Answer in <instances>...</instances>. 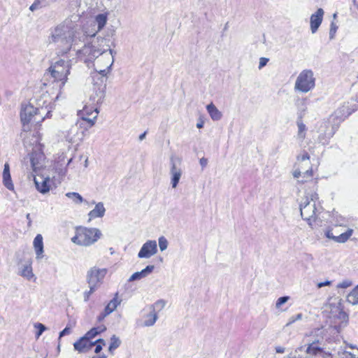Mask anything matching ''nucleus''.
<instances>
[{"label": "nucleus", "instance_id": "nucleus-1", "mask_svg": "<svg viewBox=\"0 0 358 358\" xmlns=\"http://www.w3.org/2000/svg\"><path fill=\"white\" fill-rule=\"evenodd\" d=\"M74 36L72 22L66 20L50 30L48 43L57 45V54L64 55L72 48Z\"/></svg>", "mask_w": 358, "mask_h": 358}, {"label": "nucleus", "instance_id": "nucleus-2", "mask_svg": "<svg viewBox=\"0 0 358 358\" xmlns=\"http://www.w3.org/2000/svg\"><path fill=\"white\" fill-rule=\"evenodd\" d=\"M92 44L98 47L99 58L94 63V69L103 76L110 71L114 62V55L116 54L110 49V40L105 38H100L94 40Z\"/></svg>", "mask_w": 358, "mask_h": 358}, {"label": "nucleus", "instance_id": "nucleus-3", "mask_svg": "<svg viewBox=\"0 0 358 358\" xmlns=\"http://www.w3.org/2000/svg\"><path fill=\"white\" fill-rule=\"evenodd\" d=\"M101 235V231L96 228L79 227L76 228V235L71 241L78 245L90 246L96 242Z\"/></svg>", "mask_w": 358, "mask_h": 358}, {"label": "nucleus", "instance_id": "nucleus-4", "mask_svg": "<svg viewBox=\"0 0 358 358\" xmlns=\"http://www.w3.org/2000/svg\"><path fill=\"white\" fill-rule=\"evenodd\" d=\"M318 199V195L315 192L308 193L302 199L300 211L303 220L310 221L316 218L317 213L319 210L317 207Z\"/></svg>", "mask_w": 358, "mask_h": 358}, {"label": "nucleus", "instance_id": "nucleus-5", "mask_svg": "<svg viewBox=\"0 0 358 358\" xmlns=\"http://www.w3.org/2000/svg\"><path fill=\"white\" fill-rule=\"evenodd\" d=\"M71 67V59H60L49 68V71L51 76L55 78V80L61 81V85L64 86L67 80L68 75L70 74Z\"/></svg>", "mask_w": 358, "mask_h": 358}, {"label": "nucleus", "instance_id": "nucleus-6", "mask_svg": "<svg viewBox=\"0 0 358 358\" xmlns=\"http://www.w3.org/2000/svg\"><path fill=\"white\" fill-rule=\"evenodd\" d=\"M315 86V78L311 70L306 69L302 71L297 76L294 90L302 93H308Z\"/></svg>", "mask_w": 358, "mask_h": 358}, {"label": "nucleus", "instance_id": "nucleus-7", "mask_svg": "<svg viewBox=\"0 0 358 358\" xmlns=\"http://www.w3.org/2000/svg\"><path fill=\"white\" fill-rule=\"evenodd\" d=\"M87 131L86 122L79 120L68 131L66 139L69 143L79 144L83 140Z\"/></svg>", "mask_w": 358, "mask_h": 358}, {"label": "nucleus", "instance_id": "nucleus-8", "mask_svg": "<svg viewBox=\"0 0 358 358\" xmlns=\"http://www.w3.org/2000/svg\"><path fill=\"white\" fill-rule=\"evenodd\" d=\"M43 113V108H34L31 103L22 104L20 112V118L23 124L24 129H28V124L31 121L32 118L38 115Z\"/></svg>", "mask_w": 358, "mask_h": 358}, {"label": "nucleus", "instance_id": "nucleus-9", "mask_svg": "<svg viewBox=\"0 0 358 358\" xmlns=\"http://www.w3.org/2000/svg\"><path fill=\"white\" fill-rule=\"evenodd\" d=\"M171 170L170 174L171 176V184L173 188H176L180 181L182 174L181 168V159L179 157L172 156L170 159Z\"/></svg>", "mask_w": 358, "mask_h": 358}, {"label": "nucleus", "instance_id": "nucleus-10", "mask_svg": "<svg viewBox=\"0 0 358 358\" xmlns=\"http://www.w3.org/2000/svg\"><path fill=\"white\" fill-rule=\"evenodd\" d=\"M107 273L106 268H99L96 267L91 268L87 274V281L89 286H93L97 288L101 283Z\"/></svg>", "mask_w": 358, "mask_h": 358}, {"label": "nucleus", "instance_id": "nucleus-11", "mask_svg": "<svg viewBox=\"0 0 358 358\" xmlns=\"http://www.w3.org/2000/svg\"><path fill=\"white\" fill-rule=\"evenodd\" d=\"M73 50L79 55L86 57V60L87 61L94 60L95 62L100 57V55H99L98 47L95 44H92V43H91V44L85 45L80 50H76L74 46Z\"/></svg>", "mask_w": 358, "mask_h": 358}, {"label": "nucleus", "instance_id": "nucleus-12", "mask_svg": "<svg viewBox=\"0 0 358 358\" xmlns=\"http://www.w3.org/2000/svg\"><path fill=\"white\" fill-rule=\"evenodd\" d=\"M157 252V245L156 241H148L141 247L138 257L139 258H150Z\"/></svg>", "mask_w": 358, "mask_h": 358}, {"label": "nucleus", "instance_id": "nucleus-13", "mask_svg": "<svg viewBox=\"0 0 358 358\" xmlns=\"http://www.w3.org/2000/svg\"><path fill=\"white\" fill-rule=\"evenodd\" d=\"M324 12L322 8H318L315 13H313L310 19V29L312 34L316 33L323 20Z\"/></svg>", "mask_w": 358, "mask_h": 358}, {"label": "nucleus", "instance_id": "nucleus-14", "mask_svg": "<svg viewBox=\"0 0 358 358\" xmlns=\"http://www.w3.org/2000/svg\"><path fill=\"white\" fill-rule=\"evenodd\" d=\"M98 342H103V339H98L94 342H92L88 341L84 336L80 338L78 341H77L74 344V349L80 352H83L90 349L95 343Z\"/></svg>", "mask_w": 358, "mask_h": 358}, {"label": "nucleus", "instance_id": "nucleus-15", "mask_svg": "<svg viewBox=\"0 0 358 358\" xmlns=\"http://www.w3.org/2000/svg\"><path fill=\"white\" fill-rule=\"evenodd\" d=\"M50 178L48 176L44 178L41 176H38L34 178V183L38 192L42 194H45L50 191Z\"/></svg>", "mask_w": 358, "mask_h": 358}, {"label": "nucleus", "instance_id": "nucleus-16", "mask_svg": "<svg viewBox=\"0 0 358 358\" xmlns=\"http://www.w3.org/2000/svg\"><path fill=\"white\" fill-rule=\"evenodd\" d=\"M106 85L94 86V94L90 96V99L93 103L99 104L103 101L105 96Z\"/></svg>", "mask_w": 358, "mask_h": 358}, {"label": "nucleus", "instance_id": "nucleus-17", "mask_svg": "<svg viewBox=\"0 0 358 358\" xmlns=\"http://www.w3.org/2000/svg\"><path fill=\"white\" fill-rule=\"evenodd\" d=\"M31 263V260H28L19 268V274L29 280L34 278Z\"/></svg>", "mask_w": 358, "mask_h": 358}, {"label": "nucleus", "instance_id": "nucleus-18", "mask_svg": "<svg viewBox=\"0 0 358 358\" xmlns=\"http://www.w3.org/2000/svg\"><path fill=\"white\" fill-rule=\"evenodd\" d=\"M33 245L36 252V259H42L43 257V242L41 234L36 235L34 239Z\"/></svg>", "mask_w": 358, "mask_h": 358}, {"label": "nucleus", "instance_id": "nucleus-19", "mask_svg": "<svg viewBox=\"0 0 358 358\" xmlns=\"http://www.w3.org/2000/svg\"><path fill=\"white\" fill-rule=\"evenodd\" d=\"M154 268L155 266L153 265H148L142 271L133 273L130 276L129 281L132 282L145 278L153 271Z\"/></svg>", "mask_w": 358, "mask_h": 358}, {"label": "nucleus", "instance_id": "nucleus-20", "mask_svg": "<svg viewBox=\"0 0 358 358\" xmlns=\"http://www.w3.org/2000/svg\"><path fill=\"white\" fill-rule=\"evenodd\" d=\"M2 178L3 183L5 185V187L9 190H13L14 185L12 182L11 176L10 173V166L8 163H6L4 164Z\"/></svg>", "mask_w": 358, "mask_h": 358}, {"label": "nucleus", "instance_id": "nucleus-21", "mask_svg": "<svg viewBox=\"0 0 358 358\" xmlns=\"http://www.w3.org/2000/svg\"><path fill=\"white\" fill-rule=\"evenodd\" d=\"M105 211L106 209L103 206V203H98L97 204H96L94 208L88 213L90 220L96 217H102L105 214Z\"/></svg>", "mask_w": 358, "mask_h": 358}, {"label": "nucleus", "instance_id": "nucleus-22", "mask_svg": "<svg viewBox=\"0 0 358 358\" xmlns=\"http://www.w3.org/2000/svg\"><path fill=\"white\" fill-rule=\"evenodd\" d=\"M307 98L297 99L296 101V106L298 109V117L303 118L307 110Z\"/></svg>", "mask_w": 358, "mask_h": 358}, {"label": "nucleus", "instance_id": "nucleus-23", "mask_svg": "<svg viewBox=\"0 0 358 358\" xmlns=\"http://www.w3.org/2000/svg\"><path fill=\"white\" fill-rule=\"evenodd\" d=\"M121 303V300L118 299V293H116L115 297L110 301L108 305L104 308L105 315H110L113 313L118 305Z\"/></svg>", "mask_w": 358, "mask_h": 358}, {"label": "nucleus", "instance_id": "nucleus-24", "mask_svg": "<svg viewBox=\"0 0 358 358\" xmlns=\"http://www.w3.org/2000/svg\"><path fill=\"white\" fill-rule=\"evenodd\" d=\"M206 109L212 120L217 121L222 118V113L213 103L207 105Z\"/></svg>", "mask_w": 358, "mask_h": 358}, {"label": "nucleus", "instance_id": "nucleus-25", "mask_svg": "<svg viewBox=\"0 0 358 358\" xmlns=\"http://www.w3.org/2000/svg\"><path fill=\"white\" fill-rule=\"evenodd\" d=\"M303 175V178L302 180H299V182H306L308 179L310 178L313 176V170H312V168H310L309 169L306 170V171L304 172H302L300 169H296L294 172H293V176L294 178H299V177Z\"/></svg>", "mask_w": 358, "mask_h": 358}, {"label": "nucleus", "instance_id": "nucleus-26", "mask_svg": "<svg viewBox=\"0 0 358 358\" xmlns=\"http://www.w3.org/2000/svg\"><path fill=\"white\" fill-rule=\"evenodd\" d=\"M65 196L71 199L72 202L75 205H80L83 203H86L87 204L88 203V202L85 200L83 197L78 192H67L66 193Z\"/></svg>", "mask_w": 358, "mask_h": 358}, {"label": "nucleus", "instance_id": "nucleus-27", "mask_svg": "<svg viewBox=\"0 0 358 358\" xmlns=\"http://www.w3.org/2000/svg\"><path fill=\"white\" fill-rule=\"evenodd\" d=\"M158 317L157 313L154 310H152L150 313L147 315L146 319L144 321L143 325L145 327H151L155 324L157 320Z\"/></svg>", "mask_w": 358, "mask_h": 358}, {"label": "nucleus", "instance_id": "nucleus-28", "mask_svg": "<svg viewBox=\"0 0 358 358\" xmlns=\"http://www.w3.org/2000/svg\"><path fill=\"white\" fill-rule=\"evenodd\" d=\"M353 230L351 229H348L345 232L336 236L335 242L343 243H345L352 236Z\"/></svg>", "mask_w": 358, "mask_h": 358}, {"label": "nucleus", "instance_id": "nucleus-29", "mask_svg": "<svg viewBox=\"0 0 358 358\" xmlns=\"http://www.w3.org/2000/svg\"><path fill=\"white\" fill-rule=\"evenodd\" d=\"M297 127H298V138L303 140L306 137V127L302 122V118H297Z\"/></svg>", "mask_w": 358, "mask_h": 358}, {"label": "nucleus", "instance_id": "nucleus-30", "mask_svg": "<svg viewBox=\"0 0 358 358\" xmlns=\"http://www.w3.org/2000/svg\"><path fill=\"white\" fill-rule=\"evenodd\" d=\"M318 341H317V343ZM316 341H313L312 343L309 344L307 349L306 353L311 355H317V354L322 352V348L317 347L315 345Z\"/></svg>", "mask_w": 358, "mask_h": 358}, {"label": "nucleus", "instance_id": "nucleus-31", "mask_svg": "<svg viewBox=\"0 0 358 358\" xmlns=\"http://www.w3.org/2000/svg\"><path fill=\"white\" fill-rule=\"evenodd\" d=\"M347 299L353 305L358 304V285L348 295Z\"/></svg>", "mask_w": 358, "mask_h": 358}, {"label": "nucleus", "instance_id": "nucleus-32", "mask_svg": "<svg viewBox=\"0 0 358 358\" xmlns=\"http://www.w3.org/2000/svg\"><path fill=\"white\" fill-rule=\"evenodd\" d=\"M107 17L103 14H99L96 17V23L97 24L98 31L101 30L106 25Z\"/></svg>", "mask_w": 358, "mask_h": 358}, {"label": "nucleus", "instance_id": "nucleus-33", "mask_svg": "<svg viewBox=\"0 0 358 358\" xmlns=\"http://www.w3.org/2000/svg\"><path fill=\"white\" fill-rule=\"evenodd\" d=\"M121 344V341L115 335L112 336L110 338V344L109 346V351H112L117 348Z\"/></svg>", "mask_w": 358, "mask_h": 358}, {"label": "nucleus", "instance_id": "nucleus-34", "mask_svg": "<svg viewBox=\"0 0 358 358\" xmlns=\"http://www.w3.org/2000/svg\"><path fill=\"white\" fill-rule=\"evenodd\" d=\"M94 112L96 115L93 117V118L83 117L80 120H84L86 122V127H87V129L94 124V120H96L97 114L99 113L97 108L95 109Z\"/></svg>", "mask_w": 358, "mask_h": 358}, {"label": "nucleus", "instance_id": "nucleus-35", "mask_svg": "<svg viewBox=\"0 0 358 358\" xmlns=\"http://www.w3.org/2000/svg\"><path fill=\"white\" fill-rule=\"evenodd\" d=\"M97 335H98V329L92 328L85 334L84 337L86 338V339H87L88 341H90V339L94 338Z\"/></svg>", "mask_w": 358, "mask_h": 358}, {"label": "nucleus", "instance_id": "nucleus-36", "mask_svg": "<svg viewBox=\"0 0 358 358\" xmlns=\"http://www.w3.org/2000/svg\"><path fill=\"white\" fill-rule=\"evenodd\" d=\"M159 246L161 251L165 250L168 247V241L164 236L159 238Z\"/></svg>", "mask_w": 358, "mask_h": 358}, {"label": "nucleus", "instance_id": "nucleus-37", "mask_svg": "<svg viewBox=\"0 0 358 358\" xmlns=\"http://www.w3.org/2000/svg\"><path fill=\"white\" fill-rule=\"evenodd\" d=\"M166 305V302L164 300H158L156 301L152 306H151L150 308L155 311V308H159L162 310Z\"/></svg>", "mask_w": 358, "mask_h": 358}, {"label": "nucleus", "instance_id": "nucleus-38", "mask_svg": "<svg viewBox=\"0 0 358 358\" xmlns=\"http://www.w3.org/2000/svg\"><path fill=\"white\" fill-rule=\"evenodd\" d=\"M289 299V296H281V297L278 298V299L277 300L276 303H275V307L277 308H279L282 305L287 303Z\"/></svg>", "mask_w": 358, "mask_h": 358}, {"label": "nucleus", "instance_id": "nucleus-39", "mask_svg": "<svg viewBox=\"0 0 358 358\" xmlns=\"http://www.w3.org/2000/svg\"><path fill=\"white\" fill-rule=\"evenodd\" d=\"M35 327L38 329V331L36 332L37 338H38L46 330L45 326L41 323H37L35 324Z\"/></svg>", "mask_w": 358, "mask_h": 358}, {"label": "nucleus", "instance_id": "nucleus-40", "mask_svg": "<svg viewBox=\"0 0 358 358\" xmlns=\"http://www.w3.org/2000/svg\"><path fill=\"white\" fill-rule=\"evenodd\" d=\"M337 29H338L337 25L334 22H332L331 23L330 30H329L330 39H333L334 38L336 32L337 31Z\"/></svg>", "mask_w": 358, "mask_h": 358}, {"label": "nucleus", "instance_id": "nucleus-41", "mask_svg": "<svg viewBox=\"0 0 358 358\" xmlns=\"http://www.w3.org/2000/svg\"><path fill=\"white\" fill-rule=\"evenodd\" d=\"M303 317V315L301 313L297 314L296 316H292L289 318V322L286 324V326H289L296 321L301 320Z\"/></svg>", "mask_w": 358, "mask_h": 358}, {"label": "nucleus", "instance_id": "nucleus-42", "mask_svg": "<svg viewBox=\"0 0 358 358\" xmlns=\"http://www.w3.org/2000/svg\"><path fill=\"white\" fill-rule=\"evenodd\" d=\"M89 287H90V290L85 291L84 292L85 301H87L90 298V296L96 289V288L93 286H89Z\"/></svg>", "mask_w": 358, "mask_h": 358}, {"label": "nucleus", "instance_id": "nucleus-43", "mask_svg": "<svg viewBox=\"0 0 358 358\" xmlns=\"http://www.w3.org/2000/svg\"><path fill=\"white\" fill-rule=\"evenodd\" d=\"M309 159H310V156L306 152L304 153L303 155H302L301 156H298L297 157V160L298 161H301L302 162H306L307 164H309Z\"/></svg>", "mask_w": 358, "mask_h": 358}, {"label": "nucleus", "instance_id": "nucleus-44", "mask_svg": "<svg viewBox=\"0 0 358 358\" xmlns=\"http://www.w3.org/2000/svg\"><path fill=\"white\" fill-rule=\"evenodd\" d=\"M343 354L345 356V358H358V348L357 349V352H350L345 351Z\"/></svg>", "mask_w": 358, "mask_h": 358}, {"label": "nucleus", "instance_id": "nucleus-45", "mask_svg": "<svg viewBox=\"0 0 358 358\" xmlns=\"http://www.w3.org/2000/svg\"><path fill=\"white\" fill-rule=\"evenodd\" d=\"M41 8V1L35 0L34 2L29 7L30 10L34 11Z\"/></svg>", "mask_w": 358, "mask_h": 358}, {"label": "nucleus", "instance_id": "nucleus-46", "mask_svg": "<svg viewBox=\"0 0 358 358\" xmlns=\"http://www.w3.org/2000/svg\"><path fill=\"white\" fill-rule=\"evenodd\" d=\"M71 332V327H66L62 331H60L59 335V339H60L62 337H63L65 335L69 334Z\"/></svg>", "mask_w": 358, "mask_h": 358}, {"label": "nucleus", "instance_id": "nucleus-47", "mask_svg": "<svg viewBox=\"0 0 358 358\" xmlns=\"http://www.w3.org/2000/svg\"><path fill=\"white\" fill-rule=\"evenodd\" d=\"M268 62V59L266 57H261L259 59V69H261L264 66H265Z\"/></svg>", "mask_w": 358, "mask_h": 358}, {"label": "nucleus", "instance_id": "nucleus-48", "mask_svg": "<svg viewBox=\"0 0 358 358\" xmlns=\"http://www.w3.org/2000/svg\"><path fill=\"white\" fill-rule=\"evenodd\" d=\"M303 349L302 347L298 348L294 352H292L288 355V358H299V355H297V351H301Z\"/></svg>", "mask_w": 358, "mask_h": 358}, {"label": "nucleus", "instance_id": "nucleus-49", "mask_svg": "<svg viewBox=\"0 0 358 358\" xmlns=\"http://www.w3.org/2000/svg\"><path fill=\"white\" fill-rule=\"evenodd\" d=\"M331 285V281L326 280L324 282H318L317 285V287L318 288H321V287H323L324 286H329Z\"/></svg>", "mask_w": 358, "mask_h": 358}, {"label": "nucleus", "instance_id": "nucleus-50", "mask_svg": "<svg viewBox=\"0 0 358 358\" xmlns=\"http://www.w3.org/2000/svg\"><path fill=\"white\" fill-rule=\"evenodd\" d=\"M325 236H327V238H329V239H331L333 241H335V238H336V236H334L333 234V232L331 230H328L325 232Z\"/></svg>", "mask_w": 358, "mask_h": 358}, {"label": "nucleus", "instance_id": "nucleus-51", "mask_svg": "<svg viewBox=\"0 0 358 358\" xmlns=\"http://www.w3.org/2000/svg\"><path fill=\"white\" fill-rule=\"evenodd\" d=\"M99 342H98V343H95V344L94 345H96V347H95V350H94V352H95V353H96V354L99 353V352L101 351V350H102V346H101V345L99 344ZM101 343H102L103 345H105L104 341H103V342H101Z\"/></svg>", "mask_w": 358, "mask_h": 358}, {"label": "nucleus", "instance_id": "nucleus-52", "mask_svg": "<svg viewBox=\"0 0 358 358\" xmlns=\"http://www.w3.org/2000/svg\"><path fill=\"white\" fill-rule=\"evenodd\" d=\"M351 285L350 282H348V281H343L341 283H340L338 285V287H341V288H347L350 285Z\"/></svg>", "mask_w": 358, "mask_h": 358}, {"label": "nucleus", "instance_id": "nucleus-53", "mask_svg": "<svg viewBox=\"0 0 358 358\" xmlns=\"http://www.w3.org/2000/svg\"><path fill=\"white\" fill-rule=\"evenodd\" d=\"M199 162L202 168H204L208 164V159L206 158L202 157L200 159Z\"/></svg>", "mask_w": 358, "mask_h": 358}, {"label": "nucleus", "instance_id": "nucleus-54", "mask_svg": "<svg viewBox=\"0 0 358 358\" xmlns=\"http://www.w3.org/2000/svg\"><path fill=\"white\" fill-rule=\"evenodd\" d=\"M339 315H340V317H341L342 320H348V315H347L345 312H343V311H342V310H341V311L339 312Z\"/></svg>", "mask_w": 358, "mask_h": 358}, {"label": "nucleus", "instance_id": "nucleus-55", "mask_svg": "<svg viewBox=\"0 0 358 358\" xmlns=\"http://www.w3.org/2000/svg\"><path fill=\"white\" fill-rule=\"evenodd\" d=\"M31 163L34 169L38 168V164H37V163L35 162V159H34L33 154L31 156Z\"/></svg>", "mask_w": 358, "mask_h": 358}, {"label": "nucleus", "instance_id": "nucleus-56", "mask_svg": "<svg viewBox=\"0 0 358 358\" xmlns=\"http://www.w3.org/2000/svg\"><path fill=\"white\" fill-rule=\"evenodd\" d=\"M108 315H105V312L101 313L97 317L99 322L102 321Z\"/></svg>", "mask_w": 358, "mask_h": 358}, {"label": "nucleus", "instance_id": "nucleus-57", "mask_svg": "<svg viewBox=\"0 0 358 358\" xmlns=\"http://www.w3.org/2000/svg\"><path fill=\"white\" fill-rule=\"evenodd\" d=\"M285 348L281 346H278L275 348V351L277 353H283L285 352Z\"/></svg>", "mask_w": 358, "mask_h": 358}, {"label": "nucleus", "instance_id": "nucleus-58", "mask_svg": "<svg viewBox=\"0 0 358 358\" xmlns=\"http://www.w3.org/2000/svg\"><path fill=\"white\" fill-rule=\"evenodd\" d=\"M203 124H204V122L201 119H199V122L196 124V127L199 129H201V128H203Z\"/></svg>", "mask_w": 358, "mask_h": 358}, {"label": "nucleus", "instance_id": "nucleus-59", "mask_svg": "<svg viewBox=\"0 0 358 358\" xmlns=\"http://www.w3.org/2000/svg\"><path fill=\"white\" fill-rule=\"evenodd\" d=\"M96 328L98 329V334L104 331L106 329V327L104 325H101Z\"/></svg>", "mask_w": 358, "mask_h": 358}, {"label": "nucleus", "instance_id": "nucleus-60", "mask_svg": "<svg viewBox=\"0 0 358 358\" xmlns=\"http://www.w3.org/2000/svg\"><path fill=\"white\" fill-rule=\"evenodd\" d=\"M145 136H146V132L145 131L144 133L141 134L139 136V140L143 141L145 138Z\"/></svg>", "mask_w": 358, "mask_h": 358}, {"label": "nucleus", "instance_id": "nucleus-61", "mask_svg": "<svg viewBox=\"0 0 358 358\" xmlns=\"http://www.w3.org/2000/svg\"><path fill=\"white\" fill-rule=\"evenodd\" d=\"M92 358H106V357L105 355H101V356H99V357H93Z\"/></svg>", "mask_w": 358, "mask_h": 358}, {"label": "nucleus", "instance_id": "nucleus-62", "mask_svg": "<svg viewBox=\"0 0 358 358\" xmlns=\"http://www.w3.org/2000/svg\"><path fill=\"white\" fill-rule=\"evenodd\" d=\"M348 346L352 349L355 348V346L352 345V344L349 345Z\"/></svg>", "mask_w": 358, "mask_h": 358}, {"label": "nucleus", "instance_id": "nucleus-63", "mask_svg": "<svg viewBox=\"0 0 358 358\" xmlns=\"http://www.w3.org/2000/svg\"><path fill=\"white\" fill-rule=\"evenodd\" d=\"M50 113V111H48L47 113H46V115L48 117Z\"/></svg>", "mask_w": 358, "mask_h": 358}, {"label": "nucleus", "instance_id": "nucleus-64", "mask_svg": "<svg viewBox=\"0 0 358 358\" xmlns=\"http://www.w3.org/2000/svg\"><path fill=\"white\" fill-rule=\"evenodd\" d=\"M71 161H72V159H70L69 160V162H68V164H69L71 162Z\"/></svg>", "mask_w": 358, "mask_h": 358}]
</instances>
